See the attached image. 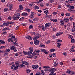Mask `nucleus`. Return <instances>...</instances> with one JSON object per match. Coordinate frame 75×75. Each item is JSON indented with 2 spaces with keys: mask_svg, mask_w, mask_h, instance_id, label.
I'll list each match as a JSON object with an SVG mask.
<instances>
[{
  "mask_svg": "<svg viewBox=\"0 0 75 75\" xmlns=\"http://www.w3.org/2000/svg\"><path fill=\"white\" fill-rule=\"evenodd\" d=\"M8 41L9 42H13L14 41V40L11 38L8 39Z\"/></svg>",
  "mask_w": 75,
  "mask_h": 75,
  "instance_id": "f8f14e48",
  "label": "nucleus"
},
{
  "mask_svg": "<svg viewBox=\"0 0 75 75\" xmlns=\"http://www.w3.org/2000/svg\"><path fill=\"white\" fill-rule=\"evenodd\" d=\"M46 51V50L44 49H42L41 50V52H45V51Z\"/></svg>",
  "mask_w": 75,
  "mask_h": 75,
  "instance_id": "c03bdc74",
  "label": "nucleus"
},
{
  "mask_svg": "<svg viewBox=\"0 0 75 75\" xmlns=\"http://www.w3.org/2000/svg\"><path fill=\"white\" fill-rule=\"evenodd\" d=\"M69 8H70V9H71V10H72V9H74V8H75L74 6H70Z\"/></svg>",
  "mask_w": 75,
  "mask_h": 75,
  "instance_id": "c85d7f7f",
  "label": "nucleus"
},
{
  "mask_svg": "<svg viewBox=\"0 0 75 75\" xmlns=\"http://www.w3.org/2000/svg\"><path fill=\"white\" fill-rule=\"evenodd\" d=\"M35 55H37V54H36V53H35V52H33L32 53V55L31 56H30V58H33V57Z\"/></svg>",
  "mask_w": 75,
  "mask_h": 75,
  "instance_id": "dca6fc26",
  "label": "nucleus"
},
{
  "mask_svg": "<svg viewBox=\"0 0 75 75\" xmlns=\"http://www.w3.org/2000/svg\"><path fill=\"white\" fill-rule=\"evenodd\" d=\"M28 15L27 13H22L21 14L22 16H25V17H26V16H27Z\"/></svg>",
  "mask_w": 75,
  "mask_h": 75,
  "instance_id": "6ab92c4d",
  "label": "nucleus"
},
{
  "mask_svg": "<svg viewBox=\"0 0 75 75\" xmlns=\"http://www.w3.org/2000/svg\"><path fill=\"white\" fill-rule=\"evenodd\" d=\"M70 16V13H67L66 14V16L67 17H68V16Z\"/></svg>",
  "mask_w": 75,
  "mask_h": 75,
  "instance_id": "de8ad7c7",
  "label": "nucleus"
},
{
  "mask_svg": "<svg viewBox=\"0 0 75 75\" xmlns=\"http://www.w3.org/2000/svg\"><path fill=\"white\" fill-rule=\"evenodd\" d=\"M11 18H12L11 16H9L8 18V20H11Z\"/></svg>",
  "mask_w": 75,
  "mask_h": 75,
  "instance_id": "8fccbe9b",
  "label": "nucleus"
},
{
  "mask_svg": "<svg viewBox=\"0 0 75 75\" xmlns=\"http://www.w3.org/2000/svg\"><path fill=\"white\" fill-rule=\"evenodd\" d=\"M2 34H4V35H5L7 34V32H6L5 31H3L2 32Z\"/></svg>",
  "mask_w": 75,
  "mask_h": 75,
  "instance_id": "f704fd0d",
  "label": "nucleus"
},
{
  "mask_svg": "<svg viewBox=\"0 0 75 75\" xmlns=\"http://www.w3.org/2000/svg\"><path fill=\"white\" fill-rule=\"evenodd\" d=\"M44 13L46 14H48V10H46L44 12Z\"/></svg>",
  "mask_w": 75,
  "mask_h": 75,
  "instance_id": "ea45409f",
  "label": "nucleus"
},
{
  "mask_svg": "<svg viewBox=\"0 0 75 75\" xmlns=\"http://www.w3.org/2000/svg\"><path fill=\"white\" fill-rule=\"evenodd\" d=\"M25 67V65L23 64H21L20 65V67H21V68H23L24 67Z\"/></svg>",
  "mask_w": 75,
  "mask_h": 75,
  "instance_id": "a878e982",
  "label": "nucleus"
},
{
  "mask_svg": "<svg viewBox=\"0 0 75 75\" xmlns=\"http://www.w3.org/2000/svg\"><path fill=\"white\" fill-rule=\"evenodd\" d=\"M36 52L37 53V54H38V53L40 52V51L39 50H36Z\"/></svg>",
  "mask_w": 75,
  "mask_h": 75,
  "instance_id": "0e129e2a",
  "label": "nucleus"
},
{
  "mask_svg": "<svg viewBox=\"0 0 75 75\" xmlns=\"http://www.w3.org/2000/svg\"><path fill=\"white\" fill-rule=\"evenodd\" d=\"M68 38L69 39L71 40V39H72L73 38V36L71 35H69L68 36Z\"/></svg>",
  "mask_w": 75,
  "mask_h": 75,
  "instance_id": "bb28decb",
  "label": "nucleus"
},
{
  "mask_svg": "<svg viewBox=\"0 0 75 75\" xmlns=\"http://www.w3.org/2000/svg\"><path fill=\"white\" fill-rule=\"evenodd\" d=\"M29 50H30V51L33 52V51H34V50L33 49V47H30V48H29Z\"/></svg>",
  "mask_w": 75,
  "mask_h": 75,
  "instance_id": "412c9836",
  "label": "nucleus"
},
{
  "mask_svg": "<svg viewBox=\"0 0 75 75\" xmlns=\"http://www.w3.org/2000/svg\"><path fill=\"white\" fill-rule=\"evenodd\" d=\"M42 31H45V27H42Z\"/></svg>",
  "mask_w": 75,
  "mask_h": 75,
  "instance_id": "bf43d9fd",
  "label": "nucleus"
},
{
  "mask_svg": "<svg viewBox=\"0 0 75 75\" xmlns=\"http://www.w3.org/2000/svg\"><path fill=\"white\" fill-rule=\"evenodd\" d=\"M23 53L24 55H27L28 54V52H26L25 51H23Z\"/></svg>",
  "mask_w": 75,
  "mask_h": 75,
  "instance_id": "a19ab883",
  "label": "nucleus"
},
{
  "mask_svg": "<svg viewBox=\"0 0 75 75\" xmlns=\"http://www.w3.org/2000/svg\"><path fill=\"white\" fill-rule=\"evenodd\" d=\"M24 17H22L21 18L19 19V21H21L22 20H24Z\"/></svg>",
  "mask_w": 75,
  "mask_h": 75,
  "instance_id": "864d4df0",
  "label": "nucleus"
},
{
  "mask_svg": "<svg viewBox=\"0 0 75 75\" xmlns=\"http://www.w3.org/2000/svg\"><path fill=\"white\" fill-rule=\"evenodd\" d=\"M50 40H47L46 42V44H50Z\"/></svg>",
  "mask_w": 75,
  "mask_h": 75,
  "instance_id": "09e8293b",
  "label": "nucleus"
},
{
  "mask_svg": "<svg viewBox=\"0 0 75 75\" xmlns=\"http://www.w3.org/2000/svg\"><path fill=\"white\" fill-rule=\"evenodd\" d=\"M39 42H39L38 40H36V41H34V44L36 45H39V44H40Z\"/></svg>",
  "mask_w": 75,
  "mask_h": 75,
  "instance_id": "6e6552de",
  "label": "nucleus"
},
{
  "mask_svg": "<svg viewBox=\"0 0 75 75\" xmlns=\"http://www.w3.org/2000/svg\"><path fill=\"white\" fill-rule=\"evenodd\" d=\"M57 28H54L52 30L54 31V32H55V31H57Z\"/></svg>",
  "mask_w": 75,
  "mask_h": 75,
  "instance_id": "a18cd8bd",
  "label": "nucleus"
},
{
  "mask_svg": "<svg viewBox=\"0 0 75 75\" xmlns=\"http://www.w3.org/2000/svg\"><path fill=\"white\" fill-rule=\"evenodd\" d=\"M71 31L73 33H75V28L73 27L72 28Z\"/></svg>",
  "mask_w": 75,
  "mask_h": 75,
  "instance_id": "cd10ccee",
  "label": "nucleus"
},
{
  "mask_svg": "<svg viewBox=\"0 0 75 75\" xmlns=\"http://www.w3.org/2000/svg\"><path fill=\"white\" fill-rule=\"evenodd\" d=\"M13 44H14V45H15L16 46H17V47H18V44L16 42H13Z\"/></svg>",
  "mask_w": 75,
  "mask_h": 75,
  "instance_id": "c756f323",
  "label": "nucleus"
},
{
  "mask_svg": "<svg viewBox=\"0 0 75 75\" xmlns=\"http://www.w3.org/2000/svg\"><path fill=\"white\" fill-rule=\"evenodd\" d=\"M6 7H9V8H5L4 10V11L5 12L6 11H7V10H9L10 11L12 9H13V4H8L6 5Z\"/></svg>",
  "mask_w": 75,
  "mask_h": 75,
  "instance_id": "f257e3e1",
  "label": "nucleus"
},
{
  "mask_svg": "<svg viewBox=\"0 0 75 75\" xmlns=\"http://www.w3.org/2000/svg\"><path fill=\"white\" fill-rule=\"evenodd\" d=\"M19 7L20 10H22L23 9V7L22 5H20Z\"/></svg>",
  "mask_w": 75,
  "mask_h": 75,
  "instance_id": "5701e85b",
  "label": "nucleus"
},
{
  "mask_svg": "<svg viewBox=\"0 0 75 75\" xmlns=\"http://www.w3.org/2000/svg\"><path fill=\"white\" fill-rule=\"evenodd\" d=\"M62 34H63V33H62V32H59L56 34V36L58 37V36H59V35H61Z\"/></svg>",
  "mask_w": 75,
  "mask_h": 75,
  "instance_id": "f3484780",
  "label": "nucleus"
},
{
  "mask_svg": "<svg viewBox=\"0 0 75 75\" xmlns=\"http://www.w3.org/2000/svg\"><path fill=\"white\" fill-rule=\"evenodd\" d=\"M10 48L11 50H15V49H16V47L13 46H10Z\"/></svg>",
  "mask_w": 75,
  "mask_h": 75,
  "instance_id": "4468645a",
  "label": "nucleus"
},
{
  "mask_svg": "<svg viewBox=\"0 0 75 75\" xmlns=\"http://www.w3.org/2000/svg\"><path fill=\"white\" fill-rule=\"evenodd\" d=\"M32 68L33 69H37L38 68V65H33L32 66Z\"/></svg>",
  "mask_w": 75,
  "mask_h": 75,
  "instance_id": "423d86ee",
  "label": "nucleus"
},
{
  "mask_svg": "<svg viewBox=\"0 0 75 75\" xmlns=\"http://www.w3.org/2000/svg\"><path fill=\"white\" fill-rule=\"evenodd\" d=\"M20 62L17 61L15 62V64L16 65V66H17V67H20Z\"/></svg>",
  "mask_w": 75,
  "mask_h": 75,
  "instance_id": "1a4fd4ad",
  "label": "nucleus"
},
{
  "mask_svg": "<svg viewBox=\"0 0 75 75\" xmlns=\"http://www.w3.org/2000/svg\"><path fill=\"white\" fill-rule=\"evenodd\" d=\"M25 38L28 40H32V37L28 35L25 37Z\"/></svg>",
  "mask_w": 75,
  "mask_h": 75,
  "instance_id": "ddd939ff",
  "label": "nucleus"
},
{
  "mask_svg": "<svg viewBox=\"0 0 75 75\" xmlns=\"http://www.w3.org/2000/svg\"><path fill=\"white\" fill-rule=\"evenodd\" d=\"M58 65V64H57V62H54V66L55 67H56V66H57Z\"/></svg>",
  "mask_w": 75,
  "mask_h": 75,
  "instance_id": "5fc2aeb1",
  "label": "nucleus"
},
{
  "mask_svg": "<svg viewBox=\"0 0 75 75\" xmlns=\"http://www.w3.org/2000/svg\"><path fill=\"white\" fill-rule=\"evenodd\" d=\"M50 52H54L55 51V49H50Z\"/></svg>",
  "mask_w": 75,
  "mask_h": 75,
  "instance_id": "473e14b6",
  "label": "nucleus"
},
{
  "mask_svg": "<svg viewBox=\"0 0 75 75\" xmlns=\"http://www.w3.org/2000/svg\"><path fill=\"white\" fill-rule=\"evenodd\" d=\"M57 41L59 42H62V40L60 39H58L57 40Z\"/></svg>",
  "mask_w": 75,
  "mask_h": 75,
  "instance_id": "603ef678",
  "label": "nucleus"
},
{
  "mask_svg": "<svg viewBox=\"0 0 75 75\" xmlns=\"http://www.w3.org/2000/svg\"><path fill=\"white\" fill-rule=\"evenodd\" d=\"M35 8L37 9H39V7H38V6H35Z\"/></svg>",
  "mask_w": 75,
  "mask_h": 75,
  "instance_id": "774afa93",
  "label": "nucleus"
},
{
  "mask_svg": "<svg viewBox=\"0 0 75 75\" xmlns=\"http://www.w3.org/2000/svg\"><path fill=\"white\" fill-rule=\"evenodd\" d=\"M31 35H35L36 34L35 33V32L31 33Z\"/></svg>",
  "mask_w": 75,
  "mask_h": 75,
  "instance_id": "6e6d98bb",
  "label": "nucleus"
},
{
  "mask_svg": "<svg viewBox=\"0 0 75 75\" xmlns=\"http://www.w3.org/2000/svg\"><path fill=\"white\" fill-rule=\"evenodd\" d=\"M29 6L30 7H32L33 6H34V3H30L29 4Z\"/></svg>",
  "mask_w": 75,
  "mask_h": 75,
  "instance_id": "37998d69",
  "label": "nucleus"
},
{
  "mask_svg": "<svg viewBox=\"0 0 75 75\" xmlns=\"http://www.w3.org/2000/svg\"><path fill=\"white\" fill-rule=\"evenodd\" d=\"M29 28L30 29H33V25H30L29 26Z\"/></svg>",
  "mask_w": 75,
  "mask_h": 75,
  "instance_id": "49530a36",
  "label": "nucleus"
},
{
  "mask_svg": "<svg viewBox=\"0 0 75 75\" xmlns=\"http://www.w3.org/2000/svg\"><path fill=\"white\" fill-rule=\"evenodd\" d=\"M40 34H37L35 35V37H34L33 38V40H34V41H35V40H36L38 38H40Z\"/></svg>",
  "mask_w": 75,
  "mask_h": 75,
  "instance_id": "7ed1b4c3",
  "label": "nucleus"
},
{
  "mask_svg": "<svg viewBox=\"0 0 75 75\" xmlns=\"http://www.w3.org/2000/svg\"><path fill=\"white\" fill-rule=\"evenodd\" d=\"M57 75V74H56V73H53V74H49V75Z\"/></svg>",
  "mask_w": 75,
  "mask_h": 75,
  "instance_id": "338daca9",
  "label": "nucleus"
},
{
  "mask_svg": "<svg viewBox=\"0 0 75 75\" xmlns=\"http://www.w3.org/2000/svg\"><path fill=\"white\" fill-rule=\"evenodd\" d=\"M34 15L33 13L30 15L29 17L31 18H34Z\"/></svg>",
  "mask_w": 75,
  "mask_h": 75,
  "instance_id": "393cba45",
  "label": "nucleus"
},
{
  "mask_svg": "<svg viewBox=\"0 0 75 75\" xmlns=\"http://www.w3.org/2000/svg\"><path fill=\"white\" fill-rule=\"evenodd\" d=\"M53 57H56V54L54 53L52 54Z\"/></svg>",
  "mask_w": 75,
  "mask_h": 75,
  "instance_id": "4d7b16f0",
  "label": "nucleus"
},
{
  "mask_svg": "<svg viewBox=\"0 0 75 75\" xmlns=\"http://www.w3.org/2000/svg\"><path fill=\"white\" fill-rule=\"evenodd\" d=\"M10 51V49H7L5 50V52H8Z\"/></svg>",
  "mask_w": 75,
  "mask_h": 75,
  "instance_id": "79ce46f5",
  "label": "nucleus"
},
{
  "mask_svg": "<svg viewBox=\"0 0 75 75\" xmlns=\"http://www.w3.org/2000/svg\"><path fill=\"white\" fill-rule=\"evenodd\" d=\"M11 38L12 40H14V39H15V36H12Z\"/></svg>",
  "mask_w": 75,
  "mask_h": 75,
  "instance_id": "e2e57ef3",
  "label": "nucleus"
},
{
  "mask_svg": "<svg viewBox=\"0 0 75 75\" xmlns=\"http://www.w3.org/2000/svg\"><path fill=\"white\" fill-rule=\"evenodd\" d=\"M50 68V67H48V66H43V68H45V69H48V68Z\"/></svg>",
  "mask_w": 75,
  "mask_h": 75,
  "instance_id": "e433bc0d",
  "label": "nucleus"
},
{
  "mask_svg": "<svg viewBox=\"0 0 75 75\" xmlns=\"http://www.w3.org/2000/svg\"><path fill=\"white\" fill-rule=\"evenodd\" d=\"M36 75H41V73L40 72H38L36 74Z\"/></svg>",
  "mask_w": 75,
  "mask_h": 75,
  "instance_id": "680f3d73",
  "label": "nucleus"
},
{
  "mask_svg": "<svg viewBox=\"0 0 75 75\" xmlns=\"http://www.w3.org/2000/svg\"><path fill=\"white\" fill-rule=\"evenodd\" d=\"M58 8H61V5H58Z\"/></svg>",
  "mask_w": 75,
  "mask_h": 75,
  "instance_id": "052dcab7",
  "label": "nucleus"
},
{
  "mask_svg": "<svg viewBox=\"0 0 75 75\" xmlns=\"http://www.w3.org/2000/svg\"><path fill=\"white\" fill-rule=\"evenodd\" d=\"M16 15L17 16H13V20H18L20 18V17H19V16H20V14L19 13H18Z\"/></svg>",
  "mask_w": 75,
  "mask_h": 75,
  "instance_id": "f03ea898",
  "label": "nucleus"
},
{
  "mask_svg": "<svg viewBox=\"0 0 75 75\" xmlns=\"http://www.w3.org/2000/svg\"><path fill=\"white\" fill-rule=\"evenodd\" d=\"M19 67L17 66H14L13 67V69H15V70H17L18 69V68Z\"/></svg>",
  "mask_w": 75,
  "mask_h": 75,
  "instance_id": "b1692460",
  "label": "nucleus"
},
{
  "mask_svg": "<svg viewBox=\"0 0 75 75\" xmlns=\"http://www.w3.org/2000/svg\"><path fill=\"white\" fill-rule=\"evenodd\" d=\"M40 6L42 7L43 6H44V3H42L40 4Z\"/></svg>",
  "mask_w": 75,
  "mask_h": 75,
  "instance_id": "3c124183",
  "label": "nucleus"
},
{
  "mask_svg": "<svg viewBox=\"0 0 75 75\" xmlns=\"http://www.w3.org/2000/svg\"><path fill=\"white\" fill-rule=\"evenodd\" d=\"M39 47H42V48H45V46L44 45H43L42 43H41L40 44Z\"/></svg>",
  "mask_w": 75,
  "mask_h": 75,
  "instance_id": "4be33fe9",
  "label": "nucleus"
},
{
  "mask_svg": "<svg viewBox=\"0 0 75 75\" xmlns=\"http://www.w3.org/2000/svg\"><path fill=\"white\" fill-rule=\"evenodd\" d=\"M51 17H52V16L50 15H47L45 16V18H51Z\"/></svg>",
  "mask_w": 75,
  "mask_h": 75,
  "instance_id": "a211bd4d",
  "label": "nucleus"
},
{
  "mask_svg": "<svg viewBox=\"0 0 75 75\" xmlns=\"http://www.w3.org/2000/svg\"><path fill=\"white\" fill-rule=\"evenodd\" d=\"M26 72L27 73V74H29V73H30V71H31V70H30V69H27L26 70Z\"/></svg>",
  "mask_w": 75,
  "mask_h": 75,
  "instance_id": "72a5a7b5",
  "label": "nucleus"
},
{
  "mask_svg": "<svg viewBox=\"0 0 75 75\" xmlns=\"http://www.w3.org/2000/svg\"><path fill=\"white\" fill-rule=\"evenodd\" d=\"M6 47L5 46H1L0 47V49H3V48H5Z\"/></svg>",
  "mask_w": 75,
  "mask_h": 75,
  "instance_id": "69168bd1",
  "label": "nucleus"
},
{
  "mask_svg": "<svg viewBox=\"0 0 75 75\" xmlns=\"http://www.w3.org/2000/svg\"><path fill=\"white\" fill-rule=\"evenodd\" d=\"M67 73H68V74H71L72 73V74L73 75V74H74V72L72 71H72H71V70H68L67 71Z\"/></svg>",
  "mask_w": 75,
  "mask_h": 75,
  "instance_id": "9b49d317",
  "label": "nucleus"
},
{
  "mask_svg": "<svg viewBox=\"0 0 75 75\" xmlns=\"http://www.w3.org/2000/svg\"><path fill=\"white\" fill-rule=\"evenodd\" d=\"M63 21L66 23H68L69 22V19L68 18H65L63 19Z\"/></svg>",
  "mask_w": 75,
  "mask_h": 75,
  "instance_id": "39448f33",
  "label": "nucleus"
},
{
  "mask_svg": "<svg viewBox=\"0 0 75 75\" xmlns=\"http://www.w3.org/2000/svg\"><path fill=\"white\" fill-rule=\"evenodd\" d=\"M51 24L50 23H48L45 25V27L46 28H47V27H49Z\"/></svg>",
  "mask_w": 75,
  "mask_h": 75,
  "instance_id": "0eeeda50",
  "label": "nucleus"
},
{
  "mask_svg": "<svg viewBox=\"0 0 75 75\" xmlns=\"http://www.w3.org/2000/svg\"><path fill=\"white\" fill-rule=\"evenodd\" d=\"M53 22H54L55 23H57V22H58V20H57V19H53Z\"/></svg>",
  "mask_w": 75,
  "mask_h": 75,
  "instance_id": "4c0bfd02",
  "label": "nucleus"
},
{
  "mask_svg": "<svg viewBox=\"0 0 75 75\" xmlns=\"http://www.w3.org/2000/svg\"><path fill=\"white\" fill-rule=\"evenodd\" d=\"M32 52L30 51L28 52V56H29V58H30V56H31L32 54Z\"/></svg>",
  "mask_w": 75,
  "mask_h": 75,
  "instance_id": "2eb2a0df",
  "label": "nucleus"
},
{
  "mask_svg": "<svg viewBox=\"0 0 75 75\" xmlns=\"http://www.w3.org/2000/svg\"><path fill=\"white\" fill-rule=\"evenodd\" d=\"M41 72H42L41 74L42 75H45V73H44V70H41Z\"/></svg>",
  "mask_w": 75,
  "mask_h": 75,
  "instance_id": "c9c22d12",
  "label": "nucleus"
},
{
  "mask_svg": "<svg viewBox=\"0 0 75 75\" xmlns=\"http://www.w3.org/2000/svg\"><path fill=\"white\" fill-rule=\"evenodd\" d=\"M50 72H51V74H54V69H51L50 70Z\"/></svg>",
  "mask_w": 75,
  "mask_h": 75,
  "instance_id": "2f4dec72",
  "label": "nucleus"
},
{
  "mask_svg": "<svg viewBox=\"0 0 75 75\" xmlns=\"http://www.w3.org/2000/svg\"><path fill=\"white\" fill-rule=\"evenodd\" d=\"M58 45H57V47L58 48H60V46L61 45V44L59 42L57 43Z\"/></svg>",
  "mask_w": 75,
  "mask_h": 75,
  "instance_id": "7c9ffc66",
  "label": "nucleus"
},
{
  "mask_svg": "<svg viewBox=\"0 0 75 75\" xmlns=\"http://www.w3.org/2000/svg\"><path fill=\"white\" fill-rule=\"evenodd\" d=\"M59 23H61L60 24V25L61 26L64 25L65 24V22H64V21L63 20H61L59 22Z\"/></svg>",
  "mask_w": 75,
  "mask_h": 75,
  "instance_id": "9d476101",
  "label": "nucleus"
},
{
  "mask_svg": "<svg viewBox=\"0 0 75 75\" xmlns=\"http://www.w3.org/2000/svg\"><path fill=\"white\" fill-rule=\"evenodd\" d=\"M71 42L73 44L74 43H75V40H74V39H71Z\"/></svg>",
  "mask_w": 75,
  "mask_h": 75,
  "instance_id": "58836bf2",
  "label": "nucleus"
},
{
  "mask_svg": "<svg viewBox=\"0 0 75 75\" xmlns=\"http://www.w3.org/2000/svg\"><path fill=\"white\" fill-rule=\"evenodd\" d=\"M5 44V42L3 40H0V44Z\"/></svg>",
  "mask_w": 75,
  "mask_h": 75,
  "instance_id": "aec40b11",
  "label": "nucleus"
},
{
  "mask_svg": "<svg viewBox=\"0 0 75 75\" xmlns=\"http://www.w3.org/2000/svg\"><path fill=\"white\" fill-rule=\"evenodd\" d=\"M26 62L25 61H23L21 63L23 64H25V65Z\"/></svg>",
  "mask_w": 75,
  "mask_h": 75,
  "instance_id": "13d9d810",
  "label": "nucleus"
},
{
  "mask_svg": "<svg viewBox=\"0 0 75 75\" xmlns=\"http://www.w3.org/2000/svg\"><path fill=\"white\" fill-rule=\"evenodd\" d=\"M14 23L13 22H7V23H5L4 22L3 23L4 25L5 26V25H9V24H13Z\"/></svg>",
  "mask_w": 75,
  "mask_h": 75,
  "instance_id": "20e7f679",
  "label": "nucleus"
}]
</instances>
